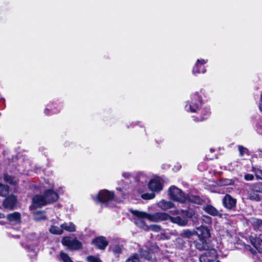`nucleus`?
Listing matches in <instances>:
<instances>
[{
    "mask_svg": "<svg viewBox=\"0 0 262 262\" xmlns=\"http://www.w3.org/2000/svg\"><path fill=\"white\" fill-rule=\"evenodd\" d=\"M16 202V199L14 195H10L3 202L4 208L12 209Z\"/></svg>",
    "mask_w": 262,
    "mask_h": 262,
    "instance_id": "f8f14e48",
    "label": "nucleus"
},
{
    "mask_svg": "<svg viewBox=\"0 0 262 262\" xmlns=\"http://www.w3.org/2000/svg\"><path fill=\"white\" fill-rule=\"evenodd\" d=\"M171 235H175V234H174V232H171Z\"/></svg>",
    "mask_w": 262,
    "mask_h": 262,
    "instance_id": "09e8293b",
    "label": "nucleus"
},
{
    "mask_svg": "<svg viewBox=\"0 0 262 262\" xmlns=\"http://www.w3.org/2000/svg\"><path fill=\"white\" fill-rule=\"evenodd\" d=\"M200 242L196 244V247L200 250H207L211 249L207 244V242L204 239H200Z\"/></svg>",
    "mask_w": 262,
    "mask_h": 262,
    "instance_id": "412c9836",
    "label": "nucleus"
},
{
    "mask_svg": "<svg viewBox=\"0 0 262 262\" xmlns=\"http://www.w3.org/2000/svg\"><path fill=\"white\" fill-rule=\"evenodd\" d=\"M187 199L189 202L196 204H200L201 202L200 198L196 195H191L188 196Z\"/></svg>",
    "mask_w": 262,
    "mask_h": 262,
    "instance_id": "a878e982",
    "label": "nucleus"
},
{
    "mask_svg": "<svg viewBox=\"0 0 262 262\" xmlns=\"http://www.w3.org/2000/svg\"><path fill=\"white\" fill-rule=\"evenodd\" d=\"M50 232L54 234L60 235L63 233V230L61 227V224L60 226L55 225V224L51 226L49 229Z\"/></svg>",
    "mask_w": 262,
    "mask_h": 262,
    "instance_id": "aec40b11",
    "label": "nucleus"
},
{
    "mask_svg": "<svg viewBox=\"0 0 262 262\" xmlns=\"http://www.w3.org/2000/svg\"><path fill=\"white\" fill-rule=\"evenodd\" d=\"M210 112H207V114H206V117H203L202 119V120H204L205 119H206L209 115H210Z\"/></svg>",
    "mask_w": 262,
    "mask_h": 262,
    "instance_id": "a18cd8bd",
    "label": "nucleus"
},
{
    "mask_svg": "<svg viewBox=\"0 0 262 262\" xmlns=\"http://www.w3.org/2000/svg\"><path fill=\"white\" fill-rule=\"evenodd\" d=\"M58 199V195L52 190H48L43 195H36L32 199L33 205L35 207H41Z\"/></svg>",
    "mask_w": 262,
    "mask_h": 262,
    "instance_id": "f03ea898",
    "label": "nucleus"
},
{
    "mask_svg": "<svg viewBox=\"0 0 262 262\" xmlns=\"http://www.w3.org/2000/svg\"><path fill=\"white\" fill-rule=\"evenodd\" d=\"M261 103L259 104V107L261 111H262V93L260 96Z\"/></svg>",
    "mask_w": 262,
    "mask_h": 262,
    "instance_id": "c03bdc74",
    "label": "nucleus"
},
{
    "mask_svg": "<svg viewBox=\"0 0 262 262\" xmlns=\"http://www.w3.org/2000/svg\"><path fill=\"white\" fill-rule=\"evenodd\" d=\"M122 176L123 178L126 179H129L132 177V175L128 172H125L122 173Z\"/></svg>",
    "mask_w": 262,
    "mask_h": 262,
    "instance_id": "a19ab883",
    "label": "nucleus"
},
{
    "mask_svg": "<svg viewBox=\"0 0 262 262\" xmlns=\"http://www.w3.org/2000/svg\"><path fill=\"white\" fill-rule=\"evenodd\" d=\"M204 210L208 214L213 216H218L220 215V213L216 208L211 205H207L204 208Z\"/></svg>",
    "mask_w": 262,
    "mask_h": 262,
    "instance_id": "6ab92c4d",
    "label": "nucleus"
},
{
    "mask_svg": "<svg viewBox=\"0 0 262 262\" xmlns=\"http://www.w3.org/2000/svg\"><path fill=\"white\" fill-rule=\"evenodd\" d=\"M236 202V200L228 194L226 195L223 200L224 206L229 209H231L235 206Z\"/></svg>",
    "mask_w": 262,
    "mask_h": 262,
    "instance_id": "9d476101",
    "label": "nucleus"
},
{
    "mask_svg": "<svg viewBox=\"0 0 262 262\" xmlns=\"http://www.w3.org/2000/svg\"><path fill=\"white\" fill-rule=\"evenodd\" d=\"M157 206L161 210L164 211H166L175 207V205L173 203L170 201H165L164 200H162L159 201L157 204Z\"/></svg>",
    "mask_w": 262,
    "mask_h": 262,
    "instance_id": "ddd939ff",
    "label": "nucleus"
},
{
    "mask_svg": "<svg viewBox=\"0 0 262 262\" xmlns=\"http://www.w3.org/2000/svg\"><path fill=\"white\" fill-rule=\"evenodd\" d=\"M60 257L64 262H73L70 256L66 253L61 252Z\"/></svg>",
    "mask_w": 262,
    "mask_h": 262,
    "instance_id": "c756f323",
    "label": "nucleus"
},
{
    "mask_svg": "<svg viewBox=\"0 0 262 262\" xmlns=\"http://www.w3.org/2000/svg\"><path fill=\"white\" fill-rule=\"evenodd\" d=\"M246 181H252L254 179V176L251 174H246L244 177Z\"/></svg>",
    "mask_w": 262,
    "mask_h": 262,
    "instance_id": "ea45409f",
    "label": "nucleus"
},
{
    "mask_svg": "<svg viewBox=\"0 0 262 262\" xmlns=\"http://www.w3.org/2000/svg\"><path fill=\"white\" fill-rule=\"evenodd\" d=\"M147 230H150L154 232H159L161 230V227L157 225H151L148 226Z\"/></svg>",
    "mask_w": 262,
    "mask_h": 262,
    "instance_id": "473e14b6",
    "label": "nucleus"
},
{
    "mask_svg": "<svg viewBox=\"0 0 262 262\" xmlns=\"http://www.w3.org/2000/svg\"><path fill=\"white\" fill-rule=\"evenodd\" d=\"M8 186L0 183V195L6 196L8 193Z\"/></svg>",
    "mask_w": 262,
    "mask_h": 262,
    "instance_id": "393cba45",
    "label": "nucleus"
},
{
    "mask_svg": "<svg viewBox=\"0 0 262 262\" xmlns=\"http://www.w3.org/2000/svg\"><path fill=\"white\" fill-rule=\"evenodd\" d=\"M93 243L99 249H104L108 245L105 237L100 236L93 240Z\"/></svg>",
    "mask_w": 262,
    "mask_h": 262,
    "instance_id": "9b49d317",
    "label": "nucleus"
},
{
    "mask_svg": "<svg viewBox=\"0 0 262 262\" xmlns=\"http://www.w3.org/2000/svg\"><path fill=\"white\" fill-rule=\"evenodd\" d=\"M141 255L142 257L147 259H150L152 258L150 253L146 250H142L141 251Z\"/></svg>",
    "mask_w": 262,
    "mask_h": 262,
    "instance_id": "72a5a7b5",
    "label": "nucleus"
},
{
    "mask_svg": "<svg viewBox=\"0 0 262 262\" xmlns=\"http://www.w3.org/2000/svg\"><path fill=\"white\" fill-rule=\"evenodd\" d=\"M114 198V193L106 190L100 191L97 195L94 198L96 202L102 203H106L112 200Z\"/></svg>",
    "mask_w": 262,
    "mask_h": 262,
    "instance_id": "423d86ee",
    "label": "nucleus"
},
{
    "mask_svg": "<svg viewBox=\"0 0 262 262\" xmlns=\"http://www.w3.org/2000/svg\"><path fill=\"white\" fill-rule=\"evenodd\" d=\"M149 188L153 191H160L162 189L160 181L158 180H151L148 183Z\"/></svg>",
    "mask_w": 262,
    "mask_h": 262,
    "instance_id": "4468645a",
    "label": "nucleus"
},
{
    "mask_svg": "<svg viewBox=\"0 0 262 262\" xmlns=\"http://www.w3.org/2000/svg\"><path fill=\"white\" fill-rule=\"evenodd\" d=\"M207 62V60L204 59H198L193 68L192 73L194 74L205 73L206 69L203 65Z\"/></svg>",
    "mask_w": 262,
    "mask_h": 262,
    "instance_id": "6e6552de",
    "label": "nucleus"
},
{
    "mask_svg": "<svg viewBox=\"0 0 262 262\" xmlns=\"http://www.w3.org/2000/svg\"><path fill=\"white\" fill-rule=\"evenodd\" d=\"M61 243L68 249L72 250H78L82 247V244L80 242L76 239H72L69 236L64 237L61 241Z\"/></svg>",
    "mask_w": 262,
    "mask_h": 262,
    "instance_id": "39448f33",
    "label": "nucleus"
},
{
    "mask_svg": "<svg viewBox=\"0 0 262 262\" xmlns=\"http://www.w3.org/2000/svg\"><path fill=\"white\" fill-rule=\"evenodd\" d=\"M86 259L89 262H102L99 258L93 256H89L87 257Z\"/></svg>",
    "mask_w": 262,
    "mask_h": 262,
    "instance_id": "e433bc0d",
    "label": "nucleus"
},
{
    "mask_svg": "<svg viewBox=\"0 0 262 262\" xmlns=\"http://www.w3.org/2000/svg\"><path fill=\"white\" fill-rule=\"evenodd\" d=\"M217 256L216 251L213 248L207 250L199 258L200 262H212Z\"/></svg>",
    "mask_w": 262,
    "mask_h": 262,
    "instance_id": "0eeeda50",
    "label": "nucleus"
},
{
    "mask_svg": "<svg viewBox=\"0 0 262 262\" xmlns=\"http://www.w3.org/2000/svg\"><path fill=\"white\" fill-rule=\"evenodd\" d=\"M238 150L240 153V155L243 156L245 154L248 153V150L247 148L243 147V146H238Z\"/></svg>",
    "mask_w": 262,
    "mask_h": 262,
    "instance_id": "c9c22d12",
    "label": "nucleus"
},
{
    "mask_svg": "<svg viewBox=\"0 0 262 262\" xmlns=\"http://www.w3.org/2000/svg\"><path fill=\"white\" fill-rule=\"evenodd\" d=\"M7 219L13 224H18L20 222L21 216L19 213L15 212L9 214L7 215Z\"/></svg>",
    "mask_w": 262,
    "mask_h": 262,
    "instance_id": "2eb2a0df",
    "label": "nucleus"
},
{
    "mask_svg": "<svg viewBox=\"0 0 262 262\" xmlns=\"http://www.w3.org/2000/svg\"><path fill=\"white\" fill-rule=\"evenodd\" d=\"M201 103V97L198 93H195L191 96V100L189 104L186 105L185 110L187 112L194 113L199 109Z\"/></svg>",
    "mask_w": 262,
    "mask_h": 262,
    "instance_id": "20e7f679",
    "label": "nucleus"
},
{
    "mask_svg": "<svg viewBox=\"0 0 262 262\" xmlns=\"http://www.w3.org/2000/svg\"><path fill=\"white\" fill-rule=\"evenodd\" d=\"M133 214L143 218H147L150 222H159L169 220L172 223L177 224L180 226H185L188 223V220L184 216H170L165 212H156L154 214H149L146 212L138 210H132Z\"/></svg>",
    "mask_w": 262,
    "mask_h": 262,
    "instance_id": "f257e3e1",
    "label": "nucleus"
},
{
    "mask_svg": "<svg viewBox=\"0 0 262 262\" xmlns=\"http://www.w3.org/2000/svg\"><path fill=\"white\" fill-rule=\"evenodd\" d=\"M246 248H247V249H248L250 251H251L252 253H254V251H253V250L252 249H251L250 246H247L246 247Z\"/></svg>",
    "mask_w": 262,
    "mask_h": 262,
    "instance_id": "49530a36",
    "label": "nucleus"
},
{
    "mask_svg": "<svg viewBox=\"0 0 262 262\" xmlns=\"http://www.w3.org/2000/svg\"><path fill=\"white\" fill-rule=\"evenodd\" d=\"M169 195L171 200L181 203L185 202L187 199L184 192L180 189L174 186L169 188Z\"/></svg>",
    "mask_w": 262,
    "mask_h": 262,
    "instance_id": "7ed1b4c3",
    "label": "nucleus"
},
{
    "mask_svg": "<svg viewBox=\"0 0 262 262\" xmlns=\"http://www.w3.org/2000/svg\"><path fill=\"white\" fill-rule=\"evenodd\" d=\"M113 250L114 254H118L121 251V247L119 245H116L114 247Z\"/></svg>",
    "mask_w": 262,
    "mask_h": 262,
    "instance_id": "4c0bfd02",
    "label": "nucleus"
},
{
    "mask_svg": "<svg viewBox=\"0 0 262 262\" xmlns=\"http://www.w3.org/2000/svg\"><path fill=\"white\" fill-rule=\"evenodd\" d=\"M252 171L255 172L256 177L258 179L262 180V170L254 167H252Z\"/></svg>",
    "mask_w": 262,
    "mask_h": 262,
    "instance_id": "2f4dec72",
    "label": "nucleus"
},
{
    "mask_svg": "<svg viewBox=\"0 0 262 262\" xmlns=\"http://www.w3.org/2000/svg\"><path fill=\"white\" fill-rule=\"evenodd\" d=\"M250 241L258 252L262 253V240L259 238L251 237Z\"/></svg>",
    "mask_w": 262,
    "mask_h": 262,
    "instance_id": "dca6fc26",
    "label": "nucleus"
},
{
    "mask_svg": "<svg viewBox=\"0 0 262 262\" xmlns=\"http://www.w3.org/2000/svg\"><path fill=\"white\" fill-rule=\"evenodd\" d=\"M117 189H118L119 190H121L120 188H117Z\"/></svg>",
    "mask_w": 262,
    "mask_h": 262,
    "instance_id": "3c124183",
    "label": "nucleus"
},
{
    "mask_svg": "<svg viewBox=\"0 0 262 262\" xmlns=\"http://www.w3.org/2000/svg\"><path fill=\"white\" fill-rule=\"evenodd\" d=\"M4 215L1 213H0V219L4 218Z\"/></svg>",
    "mask_w": 262,
    "mask_h": 262,
    "instance_id": "de8ad7c7",
    "label": "nucleus"
},
{
    "mask_svg": "<svg viewBox=\"0 0 262 262\" xmlns=\"http://www.w3.org/2000/svg\"><path fill=\"white\" fill-rule=\"evenodd\" d=\"M62 230L73 232L76 231V226L72 222L64 223L61 224Z\"/></svg>",
    "mask_w": 262,
    "mask_h": 262,
    "instance_id": "a211bd4d",
    "label": "nucleus"
},
{
    "mask_svg": "<svg viewBox=\"0 0 262 262\" xmlns=\"http://www.w3.org/2000/svg\"><path fill=\"white\" fill-rule=\"evenodd\" d=\"M48 198H51V195H48Z\"/></svg>",
    "mask_w": 262,
    "mask_h": 262,
    "instance_id": "8fccbe9b",
    "label": "nucleus"
},
{
    "mask_svg": "<svg viewBox=\"0 0 262 262\" xmlns=\"http://www.w3.org/2000/svg\"><path fill=\"white\" fill-rule=\"evenodd\" d=\"M170 213L173 216L177 214H182L188 218H191L193 215V212L192 211L182 209L171 211H170Z\"/></svg>",
    "mask_w": 262,
    "mask_h": 262,
    "instance_id": "f3484780",
    "label": "nucleus"
},
{
    "mask_svg": "<svg viewBox=\"0 0 262 262\" xmlns=\"http://www.w3.org/2000/svg\"><path fill=\"white\" fill-rule=\"evenodd\" d=\"M155 196V194L154 193H146L144 194H143L141 195V197L144 199V200H150L154 198Z\"/></svg>",
    "mask_w": 262,
    "mask_h": 262,
    "instance_id": "f704fd0d",
    "label": "nucleus"
},
{
    "mask_svg": "<svg viewBox=\"0 0 262 262\" xmlns=\"http://www.w3.org/2000/svg\"><path fill=\"white\" fill-rule=\"evenodd\" d=\"M233 183V181L231 180H225L223 182V185H229Z\"/></svg>",
    "mask_w": 262,
    "mask_h": 262,
    "instance_id": "79ce46f5",
    "label": "nucleus"
},
{
    "mask_svg": "<svg viewBox=\"0 0 262 262\" xmlns=\"http://www.w3.org/2000/svg\"><path fill=\"white\" fill-rule=\"evenodd\" d=\"M252 190L257 192H262V183H256L251 186Z\"/></svg>",
    "mask_w": 262,
    "mask_h": 262,
    "instance_id": "c85d7f7f",
    "label": "nucleus"
},
{
    "mask_svg": "<svg viewBox=\"0 0 262 262\" xmlns=\"http://www.w3.org/2000/svg\"><path fill=\"white\" fill-rule=\"evenodd\" d=\"M4 180L6 182L11 184L15 185L17 183V181L15 178H12L11 176L8 174L4 175Z\"/></svg>",
    "mask_w": 262,
    "mask_h": 262,
    "instance_id": "bb28decb",
    "label": "nucleus"
},
{
    "mask_svg": "<svg viewBox=\"0 0 262 262\" xmlns=\"http://www.w3.org/2000/svg\"><path fill=\"white\" fill-rule=\"evenodd\" d=\"M253 226L255 228L262 230V221L259 219H255L253 221Z\"/></svg>",
    "mask_w": 262,
    "mask_h": 262,
    "instance_id": "cd10ccee",
    "label": "nucleus"
},
{
    "mask_svg": "<svg viewBox=\"0 0 262 262\" xmlns=\"http://www.w3.org/2000/svg\"><path fill=\"white\" fill-rule=\"evenodd\" d=\"M193 235H195V231H192L189 229L184 230L180 234L182 237L186 238H190Z\"/></svg>",
    "mask_w": 262,
    "mask_h": 262,
    "instance_id": "b1692460",
    "label": "nucleus"
},
{
    "mask_svg": "<svg viewBox=\"0 0 262 262\" xmlns=\"http://www.w3.org/2000/svg\"><path fill=\"white\" fill-rule=\"evenodd\" d=\"M217 262H219V261H217Z\"/></svg>",
    "mask_w": 262,
    "mask_h": 262,
    "instance_id": "603ef678",
    "label": "nucleus"
},
{
    "mask_svg": "<svg viewBox=\"0 0 262 262\" xmlns=\"http://www.w3.org/2000/svg\"><path fill=\"white\" fill-rule=\"evenodd\" d=\"M162 239H168L170 238V236L168 235L166 231H163L161 232V237H160Z\"/></svg>",
    "mask_w": 262,
    "mask_h": 262,
    "instance_id": "58836bf2",
    "label": "nucleus"
},
{
    "mask_svg": "<svg viewBox=\"0 0 262 262\" xmlns=\"http://www.w3.org/2000/svg\"><path fill=\"white\" fill-rule=\"evenodd\" d=\"M195 233L200 239L203 240L210 236L209 230L207 227L203 226L196 228V231H195Z\"/></svg>",
    "mask_w": 262,
    "mask_h": 262,
    "instance_id": "1a4fd4ad",
    "label": "nucleus"
},
{
    "mask_svg": "<svg viewBox=\"0 0 262 262\" xmlns=\"http://www.w3.org/2000/svg\"><path fill=\"white\" fill-rule=\"evenodd\" d=\"M135 215V214H134ZM135 216L137 217H138V219H136L135 221V224L137 225L138 227H139L140 228L143 229L144 230H147L148 229V226L144 222H143L142 220H141L140 219H143V217H140L139 216H137L135 215Z\"/></svg>",
    "mask_w": 262,
    "mask_h": 262,
    "instance_id": "5701e85b",
    "label": "nucleus"
},
{
    "mask_svg": "<svg viewBox=\"0 0 262 262\" xmlns=\"http://www.w3.org/2000/svg\"><path fill=\"white\" fill-rule=\"evenodd\" d=\"M46 219V217L44 215L42 214H41V217H38L37 216L35 217V220L36 221H39V220H42V219Z\"/></svg>",
    "mask_w": 262,
    "mask_h": 262,
    "instance_id": "37998d69",
    "label": "nucleus"
},
{
    "mask_svg": "<svg viewBox=\"0 0 262 262\" xmlns=\"http://www.w3.org/2000/svg\"><path fill=\"white\" fill-rule=\"evenodd\" d=\"M248 198L252 201L258 202L261 200L260 195L258 192L251 190V191L248 193Z\"/></svg>",
    "mask_w": 262,
    "mask_h": 262,
    "instance_id": "4be33fe9",
    "label": "nucleus"
},
{
    "mask_svg": "<svg viewBox=\"0 0 262 262\" xmlns=\"http://www.w3.org/2000/svg\"><path fill=\"white\" fill-rule=\"evenodd\" d=\"M126 262H140L139 257L138 254H134L131 255Z\"/></svg>",
    "mask_w": 262,
    "mask_h": 262,
    "instance_id": "7c9ffc66",
    "label": "nucleus"
}]
</instances>
